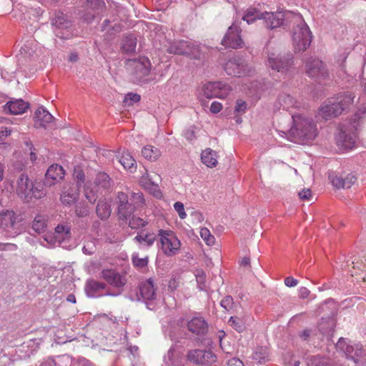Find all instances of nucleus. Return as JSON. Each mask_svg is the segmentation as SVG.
<instances>
[{
  "label": "nucleus",
  "instance_id": "nucleus-1",
  "mask_svg": "<svg viewBox=\"0 0 366 366\" xmlns=\"http://www.w3.org/2000/svg\"><path fill=\"white\" fill-rule=\"evenodd\" d=\"M292 127L282 134L291 142L307 144L317 137L318 129L313 119L304 114H292Z\"/></svg>",
  "mask_w": 366,
  "mask_h": 366
},
{
  "label": "nucleus",
  "instance_id": "nucleus-2",
  "mask_svg": "<svg viewBox=\"0 0 366 366\" xmlns=\"http://www.w3.org/2000/svg\"><path fill=\"white\" fill-rule=\"evenodd\" d=\"M290 23L295 25L292 36L295 51L302 52L305 51L312 41V34L308 26L299 14H295Z\"/></svg>",
  "mask_w": 366,
  "mask_h": 366
},
{
  "label": "nucleus",
  "instance_id": "nucleus-3",
  "mask_svg": "<svg viewBox=\"0 0 366 366\" xmlns=\"http://www.w3.org/2000/svg\"><path fill=\"white\" fill-rule=\"evenodd\" d=\"M157 236L160 249L167 257H173L179 254L181 242L174 232L167 229H159Z\"/></svg>",
  "mask_w": 366,
  "mask_h": 366
},
{
  "label": "nucleus",
  "instance_id": "nucleus-4",
  "mask_svg": "<svg viewBox=\"0 0 366 366\" xmlns=\"http://www.w3.org/2000/svg\"><path fill=\"white\" fill-rule=\"evenodd\" d=\"M21 215L16 214L12 210H6L0 213V227L9 236L14 237L21 232Z\"/></svg>",
  "mask_w": 366,
  "mask_h": 366
},
{
  "label": "nucleus",
  "instance_id": "nucleus-5",
  "mask_svg": "<svg viewBox=\"0 0 366 366\" xmlns=\"http://www.w3.org/2000/svg\"><path fill=\"white\" fill-rule=\"evenodd\" d=\"M267 66L278 72L287 71L293 64L292 56H281L276 49L267 48Z\"/></svg>",
  "mask_w": 366,
  "mask_h": 366
},
{
  "label": "nucleus",
  "instance_id": "nucleus-6",
  "mask_svg": "<svg viewBox=\"0 0 366 366\" xmlns=\"http://www.w3.org/2000/svg\"><path fill=\"white\" fill-rule=\"evenodd\" d=\"M111 187V179L104 172H99L96 175L94 181V187L89 185L85 188V197L91 203L95 202L97 199V193L102 192Z\"/></svg>",
  "mask_w": 366,
  "mask_h": 366
},
{
  "label": "nucleus",
  "instance_id": "nucleus-7",
  "mask_svg": "<svg viewBox=\"0 0 366 366\" xmlns=\"http://www.w3.org/2000/svg\"><path fill=\"white\" fill-rule=\"evenodd\" d=\"M295 13L285 11L268 12L264 11L261 14L262 19L264 21L265 26L270 29H274L285 25V22H290Z\"/></svg>",
  "mask_w": 366,
  "mask_h": 366
},
{
  "label": "nucleus",
  "instance_id": "nucleus-8",
  "mask_svg": "<svg viewBox=\"0 0 366 366\" xmlns=\"http://www.w3.org/2000/svg\"><path fill=\"white\" fill-rule=\"evenodd\" d=\"M167 50L170 54L187 55L194 59H199L200 56L199 46L190 41L181 40L169 43Z\"/></svg>",
  "mask_w": 366,
  "mask_h": 366
},
{
  "label": "nucleus",
  "instance_id": "nucleus-9",
  "mask_svg": "<svg viewBox=\"0 0 366 366\" xmlns=\"http://www.w3.org/2000/svg\"><path fill=\"white\" fill-rule=\"evenodd\" d=\"M225 72L230 76H244L250 75L253 71L246 61L239 56L229 59L224 65Z\"/></svg>",
  "mask_w": 366,
  "mask_h": 366
},
{
  "label": "nucleus",
  "instance_id": "nucleus-10",
  "mask_svg": "<svg viewBox=\"0 0 366 366\" xmlns=\"http://www.w3.org/2000/svg\"><path fill=\"white\" fill-rule=\"evenodd\" d=\"M240 24L241 21L235 20L229 27L226 34L222 40V44L223 46L234 49L242 48L243 46L244 41L240 36Z\"/></svg>",
  "mask_w": 366,
  "mask_h": 366
},
{
  "label": "nucleus",
  "instance_id": "nucleus-11",
  "mask_svg": "<svg viewBox=\"0 0 366 366\" xmlns=\"http://www.w3.org/2000/svg\"><path fill=\"white\" fill-rule=\"evenodd\" d=\"M101 277L104 279L109 285L118 290L116 293H112L107 292L106 295L109 296H118L119 295L123 287L127 283V279L125 275L121 274L114 269H104L101 272Z\"/></svg>",
  "mask_w": 366,
  "mask_h": 366
},
{
  "label": "nucleus",
  "instance_id": "nucleus-12",
  "mask_svg": "<svg viewBox=\"0 0 366 366\" xmlns=\"http://www.w3.org/2000/svg\"><path fill=\"white\" fill-rule=\"evenodd\" d=\"M232 90L231 86L222 81L208 82L203 85L202 91L206 98H225Z\"/></svg>",
  "mask_w": 366,
  "mask_h": 366
},
{
  "label": "nucleus",
  "instance_id": "nucleus-13",
  "mask_svg": "<svg viewBox=\"0 0 366 366\" xmlns=\"http://www.w3.org/2000/svg\"><path fill=\"white\" fill-rule=\"evenodd\" d=\"M336 349L345 354L347 358H350L355 363L362 355V347L360 344H351L350 341L344 338H340L336 344Z\"/></svg>",
  "mask_w": 366,
  "mask_h": 366
},
{
  "label": "nucleus",
  "instance_id": "nucleus-14",
  "mask_svg": "<svg viewBox=\"0 0 366 366\" xmlns=\"http://www.w3.org/2000/svg\"><path fill=\"white\" fill-rule=\"evenodd\" d=\"M127 65L134 70V75L139 81H144V78L150 73L151 64L147 57L129 60Z\"/></svg>",
  "mask_w": 366,
  "mask_h": 366
},
{
  "label": "nucleus",
  "instance_id": "nucleus-15",
  "mask_svg": "<svg viewBox=\"0 0 366 366\" xmlns=\"http://www.w3.org/2000/svg\"><path fill=\"white\" fill-rule=\"evenodd\" d=\"M188 360L196 365H211L217 362V356L210 350H193L187 354Z\"/></svg>",
  "mask_w": 366,
  "mask_h": 366
},
{
  "label": "nucleus",
  "instance_id": "nucleus-16",
  "mask_svg": "<svg viewBox=\"0 0 366 366\" xmlns=\"http://www.w3.org/2000/svg\"><path fill=\"white\" fill-rule=\"evenodd\" d=\"M357 139L355 132L342 129L336 138L337 144L342 150L352 149L355 147Z\"/></svg>",
  "mask_w": 366,
  "mask_h": 366
},
{
  "label": "nucleus",
  "instance_id": "nucleus-17",
  "mask_svg": "<svg viewBox=\"0 0 366 366\" xmlns=\"http://www.w3.org/2000/svg\"><path fill=\"white\" fill-rule=\"evenodd\" d=\"M70 234V228L67 226L58 225L55 228L54 234H46L44 237L49 246L54 247L56 244L60 245Z\"/></svg>",
  "mask_w": 366,
  "mask_h": 366
},
{
  "label": "nucleus",
  "instance_id": "nucleus-18",
  "mask_svg": "<svg viewBox=\"0 0 366 366\" xmlns=\"http://www.w3.org/2000/svg\"><path fill=\"white\" fill-rule=\"evenodd\" d=\"M305 70L308 76L313 78L324 77L327 74L324 63L318 59L312 57L306 61Z\"/></svg>",
  "mask_w": 366,
  "mask_h": 366
},
{
  "label": "nucleus",
  "instance_id": "nucleus-19",
  "mask_svg": "<svg viewBox=\"0 0 366 366\" xmlns=\"http://www.w3.org/2000/svg\"><path fill=\"white\" fill-rule=\"evenodd\" d=\"M342 113V107H337L336 102L333 98L330 99L319 109L317 117H321L325 120L335 117Z\"/></svg>",
  "mask_w": 366,
  "mask_h": 366
},
{
  "label": "nucleus",
  "instance_id": "nucleus-20",
  "mask_svg": "<svg viewBox=\"0 0 366 366\" xmlns=\"http://www.w3.org/2000/svg\"><path fill=\"white\" fill-rule=\"evenodd\" d=\"M329 178L332 184L337 189L350 188L357 181V177L352 173L347 174L345 176L330 174Z\"/></svg>",
  "mask_w": 366,
  "mask_h": 366
},
{
  "label": "nucleus",
  "instance_id": "nucleus-21",
  "mask_svg": "<svg viewBox=\"0 0 366 366\" xmlns=\"http://www.w3.org/2000/svg\"><path fill=\"white\" fill-rule=\"evenodd\" d=\"M64 174V170L61 166L52 164L49 167L46 173L44 184L51 187L56 182L62 179Z\"/></svg>",
  "mask_w": 366,
  "mask_h": 366
},
{
  "label": "nucleus",
  "instance_id": "nucleus-22",
  "mask_svg": "<svg viewBox=\"0 0 366 366\" xmlns=\"http://www.w3.org/2000/svg\"><path fill=\"white\" fill-rule=\"evenodd\" d=\"M53 26H55L56 36L62 39L69 38L68 29L71 26V22L68 21L63 14L58 15L53 19Z\"/></svg>",
  "mask_w": 366,
  "mask_h": 366
},
{
  "label": "nucleus",
  "instance_id": "nucleus-23",
  "mask_svg": "<svg viewBox=\"0 0 366 366\" xmlns=\"http://www.w3.org/2000/svg\"><path fill=\"white\" fill-rule=\"evenodd\" d=\"M32 182L30 181L29 177L25 174H21L16 181V192L18 195L26 200H29V192Z\"/></svg>",
  "mask_w": 366,
  "mask_h": 366
},
{
  "label": "nucleus",
  "instance_id": "nucleus-24",
  "mask_svg": "<svg viewBox=\"0 0 366 366\" xmlns=\"http://www.w3.org/2000/svg\"><path fill=\"white\" fill-rule=\"evenodd\" d=\"M29 108V103L21 99L11 100L4 106V111L11 114H21Z\"/></svg>",
  "mask_w": 366,
  "mask_h": 366
},
{
  "label": "nucleus",
  "instance_id": "nucleus-25",
  "mask_svg": "<svg viewBox=\"0 0 366 366\" xmlns=\"http://www.w3.org/2000/svg\"><path fill=\"white\" fill-rule=\"evenodd\" d=\"M159 179V176L157 174L151 175L148 172H146L142 176L140 179V183L145 189L153 190L154 195L156 197H159L161 192L158 189L157 181Z\"/></svg>",
  "mask_w": 366,
  "mask_h": 366
},
{
  "label": "nucleus",
  "instance_id": "nucleus-26",
  "mask_svg": "<svg viewBox=\"0 0 366 366\" xmlns=\"http://www.w3.org/2000/svg\"><path fill=\"white\" fill-rule=\"evenodd\" d=\"M34 119L36 128H46V125L53 121L54 117L44 107H40L35 111Z\"/></svg>",
  "mask_w": 366,
  "mask_h": 366
},
{
  "label": "nucleus",
  "instance_id": "nucleus-27",
  "mask_svg": "<svg viewBox=\"0 0 366 366\" xmlns=\"http://www.w3.org/2000/svg\"><path fill=\"white\" fill-rule=\"evenodd\" d=\"M187 327L190 332L197 335H204L207 331V324L200 317H195L190 320L187 323Z\"/></svg>",
  "mask_w": 366,
  "mask_h": 366
},
{
  "label": "nucleus",
  "instance_id": "nucleus-28",
  "mask_svg": "<svg viewBox=\"0 0 366 366\" xmlns=\"http://www.w3.org/2000/svg\"><path fill=\"white\" fill-rule=\"evenodd\" d=\"M157 288L154 286V281L152 279L142 282L139 287L140 295L145 300H152L156 298Z\"/></svg>",
  "mask_w": 366,
  "mask_h": 366
},
{
  "label": "nucleus",
  "instance_id": "nucleus-29",
  "mask_svg": "<svg viewBox=\"0 0 366 366\" xmlns=\"http://www.w3.org/2000/svg\"><path fill=\"white\" fill-rule=\"evenodd\" d=\"M106 284L94 280H89L85 285V292L90 297H96L101 296L100 292L105 290Z\"/></svg>",
  "mask_w": 366,
  "mask_h": 366
},
{
  "label": "nucleus",
  "instance_id": "nucleus-30",
  "mask_svg": "<svg viewBox=\"0 0 366 366\" xmlns=\"http://www.w3.org/2000/svg\"><path fill=\"white\" fill-rule=\"evenodd\" d=\"M217 153L210 148L203 150L201 154V159L207 167H215L218 163Z\"/></svg>",
  "mask_w": 366,
  "mask_h": 366
},
{
  "label": "nucleus",
  "instance_id": "nucleus-31",
  "mask_svg": "<svg viewBox=\"0 0 366 366\" xmlns=\"http://www.w3.org/2000/svg\"><path fill=\"white\" fill-rule=\"evenodd\" d=\"M299 103L290 94H283L279 96L276 107L277 109L282 107L285 110L297 107Z\"/></svg>",
  "mask_w": 366,
  "mask_h": 366
},
{
  "label": "nucleus",
  "instance_id": "nucleus-32",
  "mask_svg": "<svg viewBox=\"0 0 366 366\" xmlns=\"http://www.w3.org/2000/svg\"><path fill=\"white\" fill-rule=\"evenodd\" d=\"M105 4L103 0H90L88 1L86 7L88 10L94 11V14H86L84 16V21L89 22L94 19L95 14H98L99 10L103 9Z\"/></svg>",
  "mask_w": 366,
  "mask_h": 366
},
{
  "label": "nucleus",
  "instance_id": "nucleus-33",
  "mask_svg": "<svg viewBox=\"0 0 366 366\" xmlns=\"http://www.w3.org/2000/svg\"><path fill=\"white\" fill-rule=\"evenodd\" d=\"M157 237L158 236L153 232H147L146 234L142 233L137 234L134 238V240L138 242L142 247H149L154 244L157 239Z\"/></svg>",
  "mask_w": 366,
  "mask_h": 366
},
{
  "label": "nucleus",
  "instance_id": "nucleus-34",
  "mask_svg": "<svg viewBox=\"0 0 366 366\" xmlns=\"http://www.w3.org/2000/svg\"><path fill=\"white\" fill-rule=\"evenodd\" d=\"M333 99L336 102L337 107H342V112L353 102L354 96L351 92H347L338 94Z\"/></svg>",
  "mask_w": 366,
  "mask_h": 366
},
{
  "label": "nucleus",
  "instance_id": "nucleus-35",
  "mask_svg": "<svg viewBox=\"0 0 366 366\" xmlns=\"http://www.w3.org/2000/svg\"><path fill=\"white\" fill-rule=\"evenodd\" d=\"M96 212L102 219H106L111 214V205L107 201L101 200L97 204Z\"/></svg>",
  "mask_w": 366,
  "mask_h": 366
},
{
  "label": "nucleus",
  "instance_id": "nucleus-36",
  "mask_svg": "<svg viewBox=\"0 0 366 366\" xmlns=\"http://www.w3.org/2000/svg\"><path fill=\"white\" fill-rule=\"evenodd\" d=\"M142 154L148 160L155 161L161 156V152L152 145H147L142 149Z\"/></svg>",
  "mask_w": 366,
  "mask_h": 366
},
{
  "label": "nucleus",
  "instance_id": "nucleus-37",
  "mask_svg": "<svg viewBox=\"0 0 366 366\" xmlns=\"http://www.w3.org/2000/svg\"><path fill=\"white\" fill-rule=\"evenodd\" d=\"M137 39L133 35H129L123 39L122 49L125 53H133L135 51Z\"/></svg>",
  "mask_w": 366,
  "mask_h": 366
},
{
  "label": "nucleus",
  "instance_id": "nucleus-38",
  "mask_svg": "<svg viewBox=\"0 0 366 366\" xmlns=\"http://www.w3.org/2000/svg\"><path fill=\"white\" fill-rule=\"evenodd\" d=\"M335 328V322L332 319H322L319 324V330L323 335L330 336Z\"/></svg>",
  "mask_w": 366,
  "mask_h": 366
},
{
  "label": "nucleus",
  "instance_id": "nucleus-39",
  "mask_svg": "<svg viewBox=\"0 0 366 366\" xmlns=\"http://www.w3.org/2000/svg\"><path fill=\"white\" fill-rule=\"evenodd\" d=\"M254 8H249L247 9L242 17V20L246 21L247 24H251L254 22L256 19H262L261 14Z\"/></svg>",
  "mask_w": 366,
  "mask_h": 366
},
{
  "label": "nucleus",
  "instance_id": "nucleus-40",
  "mask_svg": "<svg viewBox=\"0 0 366 366\" xmlns=\"http://www.w3.org/2000/svg\"><path fill=\"white\" fill-rule=\"evenodd\" d=\"M46 192L44 189V185L39 182H32L31 186V191L29 192V199L32 197L40 199L44 197Z\"/></svg>",
  "mask_w": 366,
  "mask_h": 366
},
{
  "label": "nucleus",
  "instance_id": "nucleus-41",
  "mask_svg": "<svg viewBox=\"0 0 366 366\" xmlns=\"http://www.w3.org/2000/svg\"><path fill=\"white\" fill-rule=\"evenodd\" d=\"M78 197L79 193L77 191L71 189L62 194L61 200L64 204L70 205L77 200Z\"/></svg>",
  "mask_w": 366,
  "mask_h": 366
},
{
  "label": "nucleus",
  "instance_id": "nucleus-42",
  "mask_svg": "<svg viewBox=\"0 0 366 366\" xmlns=\"http://www.w3.org/2000/svg\"><path fill=\"white\" fill-rule=\"evenodd\" d=\"M38 44L35 41H27L21 48L20 51L22 54H25L28 56H33L37 50Z\"/></svg>",
  "mask_w": 366,
  "mask_h": 366
},
{
  "label": "nucleus",
  "instance_id": "nucleus-43",
  "mask_svg": "<svg viewBox=\"0 0 366 366\" xmlns=\"http://www.w3.org/2000/svg\"><path fill=\"white\" fill-rule=\"evenodd\" d=\"M134 210V206L131 202L117 208L118 215L122 219L129 217Z\"/></svg>",
  "mask_w": 366,
  "mask_h": 366
},
{
  "label": "nucleus",
  "instance_id": "nucleus-44",
  "mask_svg": "<svg viewBox=\"0 0 366 366\" xmlns=\"http://www.w3.org/2000/svg\"><path fill=\"white\" fill-rule=\"evenodd\" d=\"M119 163L127 169H132L135 164V160L128 152H124L119 158Z\"/></svg>",
  "mask_w": 366,
  "mask_h": 366
},
{
  "label": "nucleus",
  "instance_id": "nucleus-45",
  "mask_svg": "<svg viewBox=\"0 0 366 366\" xmlns=\"http://www.w3.org/2000/svg\"><path fill=\"white\" fill-rule=\"evenodd\" d=\"M46 227V218L42 215H37L34 219L32 229L37 233H41L44 231Z\"/></svg>",
  "mask_w": 366,
  "mask_h": 366
},
{
  "label": "nucleus",
  "instance_id": "nucleus-46",
  "mask_svg": "<svg viewBox=\"0 0 366 366\" xmlns=\"http://www.w3.org/2000/svg\"><path fill=\"white\" fill-rule=\"evenodd\" d=\"M307 365L309 366H330L327 359L319 356H312L308 358Z\"/></svg>",
  "mask_w": 366,
  "mask_h": 366
},
{
  "label": "nucleus",
  "instance_id": "nucleus-47",
  "mask_svg": "<svg viewBox=\"0 0 366 366\" xmlns=\"http://www.w3.org/2000/svg\"><path fill=\"white\" fill-rule=\"evenodd\" d=\"M130 202L134 206V209L142 207L144 204V199L143 198L142 193L132 192L130 198Z\"/></svg>",
  "mask_w": 366,
  "mask_h": 366
},
{
  "label": "nucleus",
  "instance_id": "nucleus-48",
  "mask_svg": "<svg viewBox=\"0 0 366 366\" xmlns=\"http://www.w3.org/2000/svg\"><path fill=\"white\" fill-rule=\"evenodd\" d=\"M199 233L201 237L205 241L207 244L213 245L214 244L215 239L214 236L211 234L210 231L207 228H202Z\"/></svg>",
  "mask_w": 366,
  "mask_h": 366
},
{
  "label": "nucleus",
  "instance_id": "nucleus-49",
  "mask_svg": "<svg viewBox=\"0 0 366 366\" xmlns=\"http://www.w3.org/2000/svg\"><path fill=\"white\" fill-rule=\"evenodd\" d=\"M147 221L138 217H132L129 225L132 229H139L147 224Z\"/></svg>",
  "mask_w": 366,
  "mask_h": 366
},
{
  "label": "nucleus",
  "instance_id": "nucleus-50",
  "mask_svg": "<svg viewBox=\"0 0 366 366\" xmlns=\"http://www.w3.org/2000/svg\"><path fill=\"white\" fill-rule=\"evenodd\" d=\"M56 366H71V358L66 355L57 356L54 358Z\"/></svg>",
  "mask_w": 366,
  "mask_h": 366
},
{
  "label": "nucleus",
  "instance_id": "nucleus-51",
  "mask_svg": "<svg viewBox=\"0 0 366 366\" xmlns=\"http://www.w3.org/2000/svg\"><path fill=\"white\" fill-rule=\"evenodd\" d=\"M140 100V95L134 93H128L124 99V104L125 107L132 106L133 104L138 102Z\"/></svg>",
  "mask_w": 366,
  "mask_h": 366
},
{
  "label": "nucleus",
  "instance_id": "nucleus-52",
  "mask_svg": "<svg viewBox=\"0 0 366 366\" xmlns=\"http://www.w3.org/2000/svg\"><path fill=\"white\" fill-rule=\"evenodd\" d=\"M197 130V128L195 126H189L184 131V137L187 139V141L192 142L196 139Z\"/></svg>",
  "mask_w": 366,
  "mask_h": 366
},
{
  "label": "nucleus",
  "instance_id": "nucleus-53",
  "mask_svg": "<svg viewBox=\"0 0 366 366\" xmlns=\"http://www.w3.org/2000/svg\"><path fill=\"white\" fill-rule=\"evenodd\" d=\"M229 324L239 332L244 330V324L237 317H231L230 319L229 320Z\"/></svg>",
  "mask_w": 366,
  "mask_h": 366
},
{
  "label": "nucleus",
  "instance_id": "nucleus-54",
  "mask_svg": "<svg viewBox=\"0 0 366 366\" xmlns=\"http://www.w3.org/2000/svg\"><path fill=\"white\" fill-rule=\"evenodd\" d=\"M174 209L177 212L180 219H184L187 217V213L184 210V206L183 203L177 202L174 204Z\"/></svg>",
  "mask_w": 366,
  "mask_h": 366
},
{
  "label": "nucleus",
  "instance_id": "nucleus-55",
  "mask_svg": "<svg viewBox=\"0 0 366 366\" xmlns=\"http://www.w3.org/2000/svg\"><path fill=\"white\" fill-rule=\"evenodd\" d=\"M132 262L135 267L140 268L146 267L148 264L147 257L139 258L136 255L132 256Z\"/></svg>",
  "mask_w": 366,
  "mask_h": 366
},
{
  "label": "nucleus",
  "instance_id": "nucleus-56",
  "mask_svg": "<svg viewBox=\"0 0 366 366\" xmlns=\"http://www.w3.org/2000/svg\"><path fill=\"white\" fill-rule=\"evenodd\" d=\"M116 202L118 207H122L123 205H126L127 203H129L127 195L124 192H118Z\"/></svg>",
  "mask_w": 366,
  "mask_h": 366
},
{
  "label": "nucleus",
  "instance_id": "nucleus-57",
  "mask_svg": "<svg viewBox=\"0 0 366 366\" xmlns=\"http://www.w3.org/2000/svg\"><path fill=\"white\" fill-rule=\"evenodd\" d=\"M198 287L201 290H205V274L202 271H199L195 274Z\"/></svg>",
  "mask_w": 366,
  "mask_h": 366
},
{
  "label": "nucleus",
  "instance_id": "nucleus-58",
  "mask_svg": "<svg viewBox=\"0 0 366 366\" xmlns=\"http://www.w3.org/2000/svg\"><path fill=\"white\" fill-rule=\"evenodd\" d=\"M233 298L231 296H226L222 301L220 302L221 306L225 309L226 310H230L233 307Z\"/></svg>",
  "mask_w": 366,
  "mask_h": 366
},
{
  "label": "nucleus",
  "instance_id": "nucleus-59",
  "mask_svg": "<svg viewBox=\"0 0 366 366\" xmlns=\"http://www.w3.org/2000/svg\"><path fill=\"white\" fill-rule=\"evenodd\" d=\"M74 177L77 180L78 185H81L84 182L85 177L81 169L75 168L74 171Z\"/></svg>",
  "mask_w": 366,
  "mask_h": 366
},
{
  "label": "nucleus",
  "instance_id": "nucleus-60",
  "mask_svg": "<svg viewBox=\"0 0 366 366\" xmlns=\"http://www.w3.org/2000/svg\"><path fill=\"white\" fill-rule=\"evenodd\" d=\"M82 251L86 254H92L95 251V246L93 242H88L84 245Z\"/></svg>",
  "mask_w": 366,
  "mask_h": 366
},
{
  "label": "nucleus",
  "instance_id": "nucleus-61",
  "mask_svg": "<svg viewBox=\"0 0 366 366\" xmlns=\"http://www.w3.org/2000/svg\"><path fill=\"white\" fill-rule=\"evenodd\" d=\"M174 356V352L172 350H169L167 354L164 356V362L167 366H174V362L172 360Z\"/></svg>",
  "mask_w": 366,
  "mask_h": 366
},
{
  "label": "nucleus",
  "instance_id": "nucleus-62",
  "mask_svg": "<svg viewBox=\"0 0 366 366\" xmlns=\"http://www.w3.org/2000/svg\"><path fill=\"white\" fill-rule=\"evenodd\" d=\"M170 2L171 0H156V8L158 10H164L169 6Z\"/></svg>",
  "mask_w": 366,
  "mask_h": 366
},
{
  "label": "nucleus",
  "instance_id": "nucleus-63",
  "mask_svg": "<svg viewBox=\"0 0 366 366\" xmlns=\"http://www.w3.org/2000/svg\"><path fill=\"white\" fill-rule=\"evenodd\" d=\"M247 109V104L244 101L237 100L235 106V111L238 113H244Z\"/></svg>",
  "mask_w": 366,
  "mask_h": 366
},
{
  "label": "nucleus",
  "instance_id": "nucleus-64",
  "mask_svg": "<svg viewBox=\"0 0 366 366\" xmlns=\"http://www.w3.org/2000/svg\"><path fill=\"white\" fill-rule=\"evenodd\" d=\"M300 198L303 200H310L311 197V191L309 189H304L298 194Z\"/></svg>",
  "mask_w": 366,
  "mask_h": 366
}]
</instances>
